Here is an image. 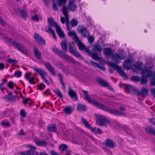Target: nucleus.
<instances>
[{
  "label": "nucleus",
  "mask_w": 155,
  "mask_h": 155,
  "mask_svg": "<svg viewBox=\"0 0 155 155\" xmlns=\"http://www.w3.org/2000/svg\"><path fill=\"white\" fill-rule=\"evenodd\" d=\"M148 93V91L147 89L143 88L141 90V94L143 96H146Z\"/></svg>",
  "instance_id": "46"
},
{
  "label": "nucleus",
  "mask_w": 155,
  "mask_h": 155,
  "mask_svg": "<svg viewBox=\"0 0 155 155\" xmlns=\"http://www.w3.org/2000/svg\"><path fill=\"white\" fill-rule=\"evenodd\" d=\"M45 87V85L42 83L40 84L38 86V89L41 91Z\"/></svg>",
  "instance_id": "59"
},
{
  "label": "nucleus",
  "mask_w": 155,
  "mask_h": 155,
  "mask_svg": "<svg viewBox=\"0 0 155 155\" xmlns=\"http://www.w3.org/2000/svg\"><path fill=\"white\" fill-rule=\"evenodd\" d=\"M82 91L85 96L84 99L97 107L103 110L107 111L108 113L114 115L123 116H125L126 115V114L120 112L117 110L110 108H107L105 106L101 103H99L96 100L91 99L89 97L88 92L87 91L83 90Z\"/></svg>",
  "instance_id": "1"
},
{
  "label": "nucleus",
  "mask_w": 155,
  "mask_h": 155,
  "mask_svg": "<svg viewBox=\"0 0 155 155\" xmlns=\"http://www.w3.org/2000/svg\"><path fill=\"white\" fill-rule=\"evenodd\" d=\"M27 81H28L31 84H35V83L34 82V78L33 77H31L28 80H27Z\"/></svg>",
  "instance_id": "57"
},
{
  "label": "nucleus",
  "mask_w": 155,
  "mask_h": 155,
  "mask_svg": "<svg viewBox=\"0 0 155 155\" xmlns=\"http://www.w3.org/2000/svg\"><path fill=\"white\" fill-rule=\"evenodd\" d=\"M63 111L66 114H69L73 112V110L72 109L71 107H68L63 109Z\"/></svg>",
  "instance_id": "31"
},
{
  "label": "nucleus",
  "mask_w": 155,
  "mask_h": 155,
  "mask_svg": "<svg viewBox=\"0 0 155 155\" xmlns=\"http://www.w3.org/2000/svg\"><path fill=\"white\" fill-rule=\"evenodd\" d=\"M33 70L38 74L41 77V78L44 76H46V75L47 74V73L43 69L41 68H38L35 67H33Z\"/></svg>",
  "instance_id": "12"
},
{
  "label": "nucleus",
  "mask_w": 155,
  "mask_h": 155,
  "mask_svg": "<svg viewBox=\"0 0 155 155\" xmlns=\"http://www.w3.org/2000/svg\"><path fill=\"white\" fill-rule=\"evenodd\" d=\"M146 129L150 133L155 135V129L150 127L147 126L146 128Z\"/></svg>",
  "instance_id": "40"
},
{
  "label": "nucleus",
  "mask_w": 155,
  "mask_h": 155,
  "mask_svg": "<svg viewBox=\"0 0 155 155\" xmlns=\"http://www.w3.org/2000/svg\"><path fill=\"white\" fill-rule=\"evenodd\" d=\"M7 86L10 88L12 89L13 87V83L12 81H10L7 84Z\"/></svg>",
  "instance_id": "56"
},
{
  "label": "nucleus",
  "mask_w": 155,
  "mask_h": 155,
  "mask_svg": "<svg viewBox=\"0 0 155 155\" xmlns=\"http://www.w3.org/2000/svg\"><path fill=\"white\" fill-rule=\"evenodd\" d=\"M56 32L59 37L61 38H64L65 35L64 33L62 31L59 26L55 29Z\"/></svg>",
  "instance_id": "22"
},
{
  "label": "nucleus",
  "mask_w": 155,
  "mask_h": 155,
  "mask_svg": "<svg viewBox=\"0 0 155 155\" xmlns=\"http://www.w3.org/2000/svg\"><path fill=\"white\" fill-rule=\"evenodd\" d=\"M69 32L68 33V35L69 36H71L72 38L74 40L75 42L77 41L79 39L76 34L74 31H68Z\"/></svg>",
  "instance_id": "17"
},
{
  "label": "nucleus",
  "mask_w": 155,
  "mask_h": 155,
  "mask_svg": "<svg viewBox=\"0 0 155 155\" xmlns=\"http://www.w3.org/2000/svg\"><path fill=\"white\" fill-rule=\"evenodd\" d=\"M97 82L102 86L104 87H107L109 85V84L108 83L100 78L97 79Z\"/></svg>",
  "instance_id": "27"
},
{
  "label": "nucleus",
  "mask_w": 155,
  "mask_h": 155,
  "mask_svg": "<svg viewBox=\"0 0 155 155\" xmlns=\"http://www.w3.org/2000/svg\"><path fill=\"white\" fill-rule=\"evenodd\" d=\"M54 92L60 98L63 97V95L61 94L60 90L58 89H56L54 90Z\"/></svg>",
  "instance_id": "42"
},
{
  "label": "nucleus",
  "mask_w": 155,
  "mask_h": 155,
  "mask_svg": "<svg viewBox=\"0 0 155 155\" xmlns=\"http://www.w3.org/2000/svg\"><path fill=\"white\" fill-rule=\"evenodd\" d=\"M92 58L95 60H98L99 59V58L97 54L94 53L92 55Z\"/></svg>",
  "instance_id": "52"
},
{
  "label": "nucleus",
  "mask_w": 155,
  "mask_h": 155,
  "mask_svg": "<svg viewBox=\"0 0 155 155\" xmlns=\"http://www.w3.org/2000/svg\"><path fill=\"white\" fill-rule=\"evenodd\" d=\"M105 145L110 148H114L116 146V143L112 140L107 139L105 140L104 142Z\"/></svg>",
  "instance_id": "13"
},
{
  "label": "nucleus",
  "mask_w": 155,
  "mask_h": 155,
  "mask_svg": "<svg viewBox=\"0 0 155 155\" xmlns=\"http://www.w3.org/2000/svg\"><path fill=\"white\" fill-rule=\"evenodd\" d=\"M91 130V131L94 133L96 134H101L102 133V131L99 128L97 127H94L93 128L91 127V129H89Z\"/></svg>",
  "instance_id": "36"
},
{
  "label": "nucleus",
  "mask_w": 155,
  "mask_h": 155,
  "mask_svg": "<svg viewBox=\"0 0 155 155\" xmlns=\"http://www.w3.org/2000/svg\"><path fill=\"white\" fill-rule=\"evenodd\" d=\"M48 129L50 131L55 132L56 131V125L55 124H50L47 127Z\"/></svg>",
  "instance_id": "28"
},
{
  "label": "nucleus",
  "mask_w": 155,
  "mask_h": 155,
  "mask_svg": "<svg viewBox=\"0 0 155 155\" xmlns=\"http://www.w3.org/2000/svg\"><path fill=\"white\" fill-rule=\"evenodd\" d=\"M146 72L147 74V76L150 77V78L151 80L155 79V72L153 71H150L149 72L147 70H142L141 71V74H144Z\"/></svg>",
  "instance_id": "14"
},
{
  "label": "nucleus",
  "mask_w": 155,
  "mask_h": 155,
  "mask_svg": "<svg viewBox=\"0 0 155 155\" xmlns=\"http://www.w3.org/2000/svg\"><path fill=\"white\" fill-rule=\"evenodd\" d=\"M44 65L46 69L50 72L51 74L54 76L56 75V71H54L53 67L50 63L46 62L44 63Z\"/></svg>",
  "instance_id": "11"
},
{
  "label": "nucleus",
  "mask_w": 155,
  "mask_h": 155,
  "mask_svg": "<svg viewBox=\"0 0 155 155\" xmlns=\"http://www.w3.org/2000/svg\"><path fill=\"white\" fill-rule=\"evenodd\" d=\"M7 41L10 44H12L18 49L20 52L25 54H28L27 50L21 44L17 42L14 40H12L10 38L7 39Z\"/></svg>",
  "instance_id": "3"
},
{
  "label": "nucleus",
  "mask_w": 155,
  "mask_h": 155,
  "mask_svg": "<svg viewBox=\"0 0 155 155\" xmlns=\"http://www.w3.org/2000/svg\"><path fill=\"white\" fill-rule=\"evenodd\" d=\"M77 110L78 111H85L87 109V107L85 105L78 103L77 104Z\"/></svg>",
  "instance_id": "26"
},
{
  "label": "nucleus",
  "mask_w": 155,
  "mask_h": 155,
  "mask_svg": "<svg viewBox=\"0 0 155 155\" xmlns=\"http://www.w3.org/2000/svg\"><path fill=\"white\" fill-rule=\"evenodd\" d=\"M90 62L92 65L99 68L104 71H105V68L104 66H101L99 64L97 63H96L92 61H90Z\"/></svg>",
  "instance_id": "32"
},
{
  "label": "nucleus",
  "mask_w": 155,
  "mask_h": 155,
  "mask_svg": "<svg viewBox=\"0 0 155 155\" xmlns=\"http://www.w3.org/2000/svg\"><path fill=\"white\" fill-rule=\"evenodd\" d=\"M61 11L65 17L67 29L68 31H70L71 30V28L70 26V23L69 21V18L68 15V9L67 7L63 5Z\"/></svg>",
  "instance_id": "5"
},
{
  "label": "nucleus",
  "mask_w": 155,
  "mask_h": 155,
  "mask_svg": "<svg viewBox=\"0 0 155 155\" xmlns=\"http://www.w3.org/2000/svg\"><path fill=\"white\" fill-rule=\"evenodd\" d=\"M34 39L37 42V43L39 45H45L46 42L45 40L37 33H35L34 35Z\"/></svg>",
  "instance_id": "10"
},
{
  "label": "nucleus",
  "mask_w": 155,
  "mask_h": 155,
  "mask_svg": "<svg viewBox=\"0 0 155 155\" xmlns=\"http://www.w3.org/2000/svg\"><path fill=\"white\" fill-rule=\"evenodd\" d=\"M56 66L58 68H61L62 70L65 67L64 65L61 62H58L57 63Z\"/></svg>",
  "instance_id": "45"
},
{
  "label": "nucleus",
  "mask_w": 155,
  "mask_h": 155,
  "mask_svg": "<svg viewBox=\"0 0 155 155\" xmlns=\"http://www.w3.org/2000/svg\"><path fill=\"white\" fill-rule=\"evenodd\" d=\"M66 1L67 0H57L58 5L59 6H61L62 4H64L66 2Z\"/></svg>",
  "instance_id": "50"
},
{
  "label": "nucleus",
  "mask_w": 155,
  "mask_h": 155,
  "mask_svg": "<svg viewBox=\"0 0 155 155\" xmlns=\"http://www.w3.org/2000/svg\"><path fill=\"white\" fill-rule=\"evenodd\" d=\"M131 80L132 81H138L140 80V78L138 76H133L131 77Z\"/></svg>",
  "instance_id": "47"
},
{
  "label": "nucleus",
  "mask_w": 155,
  "mask_h": 155,
  "mask_svg": "<svg viewBox=\"0 0 155 155\" xmlns=\"http://www.w3.org/2000/svg\"><path fill=\"white\" fill-rule=\"evenodd\" d=\"M15 13L17 14L20 13L21 17L23 19H25L27 15V13L25 11L21 10L19 8H18L15 11Z\"/></svg>",
  "instance_id": "19"
},
{
  "label": "nucleus",
  "mask_w": 155,
  "mask_h": 155,
  "mask_svg": "<svg viewBox=\"0 0 155 155\" xmlns=\"http://www.w3.org/2000/svg\"><path fill=\"white\" fill-rule=\"evenodd\" d=\"M149 121L151 124L153 125H155V119L154 118H151L149 119Z\"/></svg>",
  "instance_id": "61"
},
{
  "label": "nucleus",
  "mask_w": 155,
  "mask_h": 155,
  "mask_svg": "<svg viewBox=\"0 0 155 155\" xmlns=\"http://www.w3.org/2000/svg\"><path fill=\"white\" fill-rule=\"evenodd\" d=\"M81 121L84 126L88 129H91V127L87 121V120L83 118H81Z\"/></svg>",
  "instance_id": "35"
},
{
  "label": "nucleus",
  "mask_w": 155,
  "mask_h": 155,
  "mask_svg": "<svg viewBox=\"0 0 155 155\" xmlns=\"http://www.w3.org/2000/svg\"><path fill=\"white\" fill-rule=\"evenodd\" d=\"M125 57L126 54L124 51L119 52L118 53L114 54L111 56L112 58L116 63H118L120 60L124 59Z\"/></svg>",
  "instance_id": "4"
},
{
  "label": "nucleus",
  "mask_w": 155,
  "mask_h": 155,
  "mask_svg": "<svg viewBox=\"0 0 155 155\" xmlns=\"http://www.w3.org/2000/svg\"><path fill=\"white\" fill-rule=\"evenodd\" d=\"M70 23L71 27H73L76 26L78 25V21L77 19L73 18L70 21Z\"/></svg>",
  "instance_id": "37"
},
{
  "label": "nucleus",
  "mask_w": 155,
  "mask_h": 155,
  "mask_svg": "<svg viewBox=\"0 0 155 155\" xmlns=\"http://www.w3.org/2000/svg\"><path fill=\"white\" fill-rule=\"evenodd\" d=\"M52 51L55 54H58L60 57L63 53L62 52L61 50L58 49L55 47L53 48Z\"/></svg>",
  "instance_id": "33"
},
{
  "label": "nucleus",
  "mask_w": 155,
  "mask_h": 155,
  "mask_svg": "<svg viewBox=\"0 0 155 155\" xmlns=\"http://www.w3.org/2000/svg\"><path fill=\"white\" fill-rule=\"evenodd\" d=\"M21 72L20 71H17L14 73V76L16 78H19L21 75Z\"/></svg>",
  "instance_id": "51"
},
{
  "label": "nucleus",
  "mask_w": 155,
  "mask_h": 155,
  "mask_svg": "<svg viewBox=\"0 0 155 155\" xmlns=\"http://www.w3.org/2000/svg\"><path fill=\"white\" fill-rule=\"evenodd\" d=\"M104 54L105 56H110L112 53V50L110 48H106L103 49Z\"/></svg>",
  "instance_id": "25"
},
{
  "label": "nucleus",
  "mask_w": 155,
  "mask_h": 155,
  "mask_svg": "<svg viewBox=\"0 0 155 155\" xmlns=\"http://www.w3.org/2000/svg\"><path fill=\"white\" fill-rule=\"evenodd\" d=\"M109 64L112 68L114 69H117V70L120 67L117 65H116L114 63L111 62H110Z\"/></svg>",
  "instance_id": "44"
},
{
  "label": "nucleus",
  "mask_w": 155,
  "mask_h": 155,
  "mask_svg": "<svg viewBox=\"0 0 155 155\" xmlns=\"http://www.w3.org/2000/svg\"><path fill=\"white\" fill-rule=\"evenodd\" d=\"M95 116L96 120V124L98 126H105L106 124L110 123L109 121L104 116L95 114Z\"/></svg>",
  "instance_id": "2"
},
{
  "label": "nucleus",
  "mask_w": 155,
  "mask_h": 155,
  "mask_svg": "<svg viewBox=\"0 0 155 155\" xmlns=\"http://www.w3.org/2000/svg\"><path fill=\"white\" fill-rule=\"evenodd\" d=\"M1 124L3 126H8L10 125L9 123L8 122H5L4 121L1 122Z\"/></svg>",
  "instance_id": "53"
},
{
  "label": "nucleus",
  "mask_w": 155,
  "mask_h": 155,
  "mask_svg": "<svg viewBox=\"0 0 155 155\" xmlns=\"http://www.w3.org/2000/svg\"><path fill=\"white\" fill-rule=\"evenodd\" d=\"M59 78L60 80V82L61 84L63 89L64 90L65 89V86L63 80V78L62 75L61 73H58V74Z\"/></svg>",
  "instance_id": "34"
},
{
  "label": "nucleus",
  "mask_w": 155,
  "mask_h": 155,
  "mask_svg": "<svg viewBox=\"0 0 155 155\" xmlns=\"http://www.w3.org/2000/svg\"><path fill=\"white\" fill-rule=\"evenodd\" d=\"M49 31L51 33L53 36V38L55 39V40H56V37L55 35V32L54 31L52 30L50 26L48 27Z\"/></svg>",
  "instance_id": "48"
},
{
  "label": "nucleus",
  "mask_w": 155,
  "mask_h": 155,
  "mask_svg": "<svg viewBox=\"0 0 155 155\" xmlns=\"http://www.w3.org/2000/svg\"><path fill=\"white\" fill-rule=\"evenodd\" d=\"M68 148V146L64 144H62L60 145L59 148L61 150L64 151Z\"/></svg>",
  "instance_id": "43"
},
{
  "label": "nucleus",
  "mask_w": 155,
  "mask_h": 155,
  "mask_svg": "<svg viewBox=\"0 0 155 155\" xmlns=\"http://www.w3.org/2000/svg\"><path fill=\"white\" fill-rule=\"evenodd\" d=\"M135 92H136V90L135 88L134 87L131 86L130 89L129 91V93L133 94V93H135Z\"/></svg>",
  "instance_id": "63"
},
{
  "label": "nucleus",
  "mask_w": 155,
  "mask_h": 155,
  "mask_svg": "<svg viewBox=\"0 0 155 155\" xmlns=\"http://www.w3.org/2000/svg\"><path fill=\"white\" fill-rule=\"evenodd\" d=\"M88 40V41L91 43H92L93 42L94 39V38L92 36H90V35L88 36L87 37Z\"/></svg>",
  "instance_id": "55"
},
{
  "label": "nucleus",
  "mask_w": 155,
  "mask_h": 155,
  "mask_svg": "<svg viewBox=\"0 0 155 155\" xmlns=\"http://www.w3.org/2000/svg\"><path fill=\"white\" fill-rule=\"evenodd\" d=\"M31 73H25V79L27 80L29 79L31 77L30 76L31 74Z\"/></svg>",
  "instance_id": "54"
},
{
  "label": "nucleus",
  "mask_w": 155,
  "mask_h": 155,
  "mask_svg": "<svg viewBox=\"0 0 155 155\" xmlns=\"http://www.w3.org/2000/svg\"><path fill=\"white\" fill-rule=\"evenodd\" d=\"M48 23L49 24V26H50L51 28V26H54L55 29L58 27L59 25H57L56 22L53 21V19L51 18H50L48 19Z\"/></svg>",
  "instance_id": "24"
},
{
  "label": "nucleus",
  "mask_w": 155,
  "mask_h": 155,
  "mask_svg": "<svg viewBox=\"0 0 155 155\" xmlns=\"http://www.w3.org/2000/svg\"><path fill=\"white\" fill-rule=\"evenodd\" d=\"M77 8V6L75 4L74 2L73 1H70L68 3L67 8L72 11H74Z\"/></svg>",
  "instance_id": "16"
},
{
  "label": "nucleus",
  "mask_w": 155,
  "mask_h": 155,
  "mask_svg": "<svg viewBox=\"0 0 155 155\" xmlns=\"http://www.w3.org/2000/svg\"><path fill=\"white\" fill-rule=\"evenodd\" d=\"M36 143L38 145L41 146H45L47 144V142L44 140L38 141L36 142Z\"/></svg>",
  "instance_id": "39"
},
{
  "label": "nucleus",
  "mask_w": 155,
  "mask_h": 155,
  "mask_svg": "<svg viewBox=\"0 0 155 155\" xmlns=\"http://www.w3.org/2000/svg\"><path fill=\"white\" fill-rule=\"evenodd\" d=\"M123 66L124 68L127 69H130L132 67L131 61L129 58H127L123 63Z\"/></svg>",
  "instance_id": "15"
},
{
  "label": "nucleus",
  "mask_w": 155,
  "mask_h": 155,
  "mask_svg": "<svg viewBox=\"0 0 155 155\" xmlns=\"http://www.w3.org/2000/svg\"><path fill=\"white\" fill-rule=\"evenodd\" d=\"M124 87L125 90L127 91V92L129 93V91L130 89L131 86L127 84H124Z\"/></svg>",
  "instance_id": "49"
},
{
  "label": "nucleus",
  "mask_w": 155,
  "mask_h": 155,
  "mask_svg": "<svg viewBox=\"0 0 155 155\" xmlns=\"http://www.w3.org/2000/svg\"><path fill=\"white\" fill-rule=\"evenodd\" d=\"M64 60H65L67 62L71 63L73 64H79V62L76 61L72 58L70 56L66 54L62 53L60 57Z\"/></svg>",
  "instance_id": "8"
},
{
  "label": "nucleus",
  "mask_w": 155,
  "mask_h": 155,
  "mask_svg": "<svg viewBox=\"0 0 155 155\" xmlns=\"http://www.w3.org/2000/svg\"><path fill=\"white\" fill-rule=\"evenodd\" d=\"M102 50L101 45L99 43H95L94 45L93 48L92 49V51L94 52L101 51Z\"/></svg>",
  "instance_id": "23"
},
{
  "label": "nucleus",
  "mask_w": 155,
  "mask_h": 155,
  "mask_svg": "<svg viewBox=\"0 0 155 155\" xmlns=\"http://www.w3.org/2000/svg\"><path fill=\"white\" fill-rule=\"evenodd\" d=\"M77 43L78 47L79 49L81 51L84 50L85 52L89 56H91L92 54V52L88 48H86L85 46L83 44L82 42H81L79 39L78 41L75 42Z\"/></svg>",
  "instance_id": "6"
},
{
  "label": "nucleus",
  "mask_w": 155,
  "mask_h": 155,
  "mask_svg": "<svg viewBox=\"0 0 155 155\" xmlns=\"http://www.w3.org/2000/svg\"><path fill=\"white\" fill-rule=\"evenodd\" d=\"M3 99L7 101H13L15 100L14 97L13 96L12 92L9 93L7 95H5L3 97Z\"/></svg>",
  "instance_id": "21"
},
{
  "label": "nucleus",
  "mask_w": 155,
  "mask_h": 155,
  "mask_svg": "<svg viewBox=\"0 0 155 155\" xmlns=\"http://www.w3.org/2000/svg\"><path fill=\"white\" fill-rule=\"evenodd\" d=\"M33 53L36 58L39 60L41 59V54L40 51H39L35 47L33 48Z\"/></svg>",
  "instance_id": "18"
},
{
  "label": "nucleus",
  "mask_w": 155,
  "mask_h": 155,
  "mask_svg": "<svg viewBox=\"0 0 155 155\" xmlns=\"http://www.w3.org/2000/svg\"><path fill=\"white\" fill-rule=\"evenodd\" d=\"M34 152L31 150H28L27 152V155H34Z\"/></svg>",
  "instance_id": "64"
},
{
  "label": "nucleus",
  "mask_w": 155,
  "mask_h": 155,
  "mask_svg": "<svg viewBox=\"0 0 155 155\" xmlns=\"http://www.w3.org/2000/svg\"><path fill=\"white\" fill-rule=\"evenodd\" d=\"M68 94L69 96L72 98H75L77 94V93L70 87L68 89Z\"/></svg>",
  "instance_id": "30"
},
{
  "label": "nucleus",
  "mask_w": 155,
  "mask_h": 155,
  "mask_svg": "<svg viewBox=\"0 0 155 155\" xmlns=\"http://www.w3.org/2000/svg\"><path fill=\"white\" fill-rule=\"evenodd\" d=\"M20 114L21 116L22 117H25L26 116L25 112L24 110H21L20 111Z\"/></svg>",
  "instance_id": "62"
},
{
  "label": "nucleus",
  "mask_w": 155,
  "mask_h": 155,
  "mask_svg": "<svg viewBox=\"0 0 155 155\" xmlns=\"http://www.w3.org/2000/svg\"><path fill=\"white\" fill-rule=\"evenodd\" d=\"M148 76H147H147H145L144 75L142 76L141 77V79L140 80L141 83L142 84H146L147 83V78Z\"/></svg>",
  "instance_id": "38"
},
{
  "label": "nucleus",
  "mask_w": 155,
  "mask_h": 155,
  "mask_svg": "<svg viewBox=\"0 0 155 155\" xmlns=\"http://www.w3.org/2000/svg\"><path fill=\"white\" fill-rule=\"evenodd\" d=\"M117 72L121 76L124 77V78L126 79L128 78V77L126 75L124 71L122 70L121 67L118 69L117 71Z\"/></svg>",
  "instance_id": "29"
},
{
  "label": "nucleus",
  "mask_w": 155,
  "mask_h": 155,
  "mask_svg": "<svg viewBox=\"0 0 155 155\" xmlns=\"http://www.w3.org/2000/svg\"><path fill=\"white\" fill-rule=\"evenodd\" d=\"M39 17L38 15L37 14H35L34 16H33L32 19L34 21H38V20Z\"/></svg>",
  "instance_id": "60"
},
{
  "label": "nucleus",
  "mask_w": 155,
  "mask_h": 155,
  "mask_svg": "<svg viewBox=\"0 0 155 155\" xmlns=\"http://www.w3.org/2000/svg\"><path fill=\"white\" fill-rule=\"evenodd\" d=\"M62 71L64 74L66 75H69L70 74L69 71L64 67L62 70Z\"/></svg>",
  "instance_id": "58"
},
{
  "label": "nucleus",
  "mask_w": 155,
  "mask_h": 155,
  "mask_svg": "<svg viewBox=\"0 0 155 155\" xmlns=\"http://www.w3.org/2000/svg\"><path fill=\"white\" fill-rule=\"evenodd\" d=\"M69 52L71 54L74 55L77 58H80L81 60H83V58L80 55V53L77 51L76 49H74L71 46L69 47Z\"/></svg>",
  "instance_id": "9"
},
{
  "label": "nucleus",
  "mask_w": 155,
  "mask_h": 155,
  "mask_svg": "<svg viewBox=\"0 0 155 155\" xmlns=\"http://www.w3.org/2000/svg\"><path fill=\"white\" fill-rule=\"evenodd\" d=\"M61 46L62 51L64 53H66L67 51V42L65 40H63L61 43Z\"/></svg>",
  "instance_id": "20"
},
{
  "label": "nucleus",
  "mask_w": 155,
  "mask_h": 155,
  "mask_svg": "<svg viewBox=\"0 0 155 155\" xmlns=\"http://www.w3.org/2000/svg\"><path fill=\"white\" fill-rule=\"evenodd\" d=\"M77 29L78 32L82 35L84 37L87 38L90 35L89 31L83 25L79 26L78 27Z\"/></svg>",
  "instance_id": "7"
},
{
  "label": "nucleus",
  "mask_w": 155,
  "mask_h": 155,
  "mask_svg": "<svg viewBox=\"0 0 155 155\" xmlns=\"http://www.w3.org/2000/svg\"><path fill=\"white\" fill-rule=\"evenodd\" d=\"M7 62L12 64V66H14L17 63V61L16 60L9 58L7 60Z\"/></svg>",
  "instance_id": "41"
}]
</instances>
